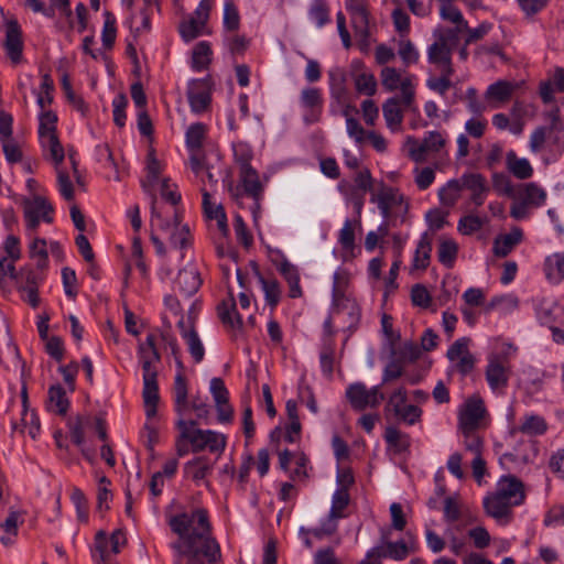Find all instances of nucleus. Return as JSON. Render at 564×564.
<instances>
[{
    "instance_id": "1",
    "label": "nucleus",
    "mask_w": 564,
    "mask_h": 564,
    "mask_svg": "<svg viewBox=\"0 0 564 564\" xmlns=\"http://www.w3.org/2000/svg\"><path fill=\"white\" fill-rule=\"evenodd\" d=\"M167 522L172 532L178 536L171 544L174 564H204L203 558L215 563L220 558V549L212 538V528L205 509L177 513L170 517Z\"/></svg>"
},
{
    "instance_id": "2",
    "label": "nucleus",
    "mask_w": 564,
    "mask_h": 564,
    "mask_svg": "<svg viewBox=\"0 0 564 564\" xmlns=\"http://www.w3.org/2000/svg\"><path fill=\"white\" fill-rule=\"evenodd\" d=\"M525 499L524 487L514 476H503L497 484V489L484 499V508L488 516L499 522L508 523L511 508L521 505Z\"/></svg>"
},
{
    "instance_id": "3",
    "label": "nucleus",
    "mask_w": 564,
    "mask_h": 564,
    "mask_svg": "<svg viewBox=\"0 0 564 564\" xmlns=\"http://www.w3.org/2000/svg\"><path fill=\"white\" fill-rule=\"evenodd\" d=\"M138 354L143 371V401L147 416L156 415V406L160 400L158 386V370L155 364L161 361V355L156 347L154 334H149L143 343L138 346Z\"/></svg>"
},
{
    "instance_id": "4",
    "label": "nucleus",
    "mask_w": 564,
    "mask_h": 564,
    "mask_svg": "<svg viewBox=\"0 0 564 564\" xmlns=\"http://www.w3.org/2000/svg\"><path fill=\"white\" fill-rule=\"evenodd\" d=\"M196 421H186L183 417H180L176 422L177 430L182 432V438H186L193 453L206 448L210 452H223L225 449L226 438L223 434L210 430L196 429Z\"/></svg>"
},
{
    "instance_id": "5",
    "label": "nucleus",
    "mask_w": 564,
    "mask_h": 564,
    "mask_svg": "<svg viewBox=\"0 0 564 564\" xmlns=\"http://www.w3.org/2000/svg\"><path fill=\"white\" fill-rule=\"evenodd\" d=\"M510 216L516 220L529 217V208H538L546 200V192L536 183L521 184L513 194Z\"/></svg>"
},
{
    "instance_id": "6",
    "label": "nucleus",
    "mask_w": 564,
    "mask_h": 564,
    "mask_svg": "<svg viewBox=\"0 0 564 564\" xmlns=\"http://www.w3.org/2000/svg\"><path fill=\"white\" fill-rule=\"evenodd\" d=\"M487 409L479 395H471L459 408L458 429L462 433L476 432L485 425Z\"/></svg>"
},
{
    "instance_id": "7",
    "label": "nucleus",
    "mask_w": 564,
    "mask_h": 564,
    "mask_svg": "<svg viewBox=\"0 0 564 564\" xmlns=\"http://www.w3.org/2000/svg\"><path fill=\"white\" fill-rule=\"evenodd\" d=\"M435 42L427 50V59L431 64L436 65L440 69L454 68L452 64V47L449 41L456 42V31L454 30H436L434 32Z\"/></svg>"
},
{
    "instance_id": "8",
    "label": "nucleus",
    "mask_w": 564,
    "mask_h": 564,
    "mask_svg": "<svg viewBox=\"0 0 564 564\" xmlns=\"http://www.w3.org/2000/svg\"><path fill=\"white\" fill-rule=\"evenodd\" d=\"M239 186H230L231 196L239 199L242 194L253 199L256 209L260 208V200L263 197V184L259 178L258 172L253 167H247L245 164L242 171H239Z\"/></svg>"
},
{
    "instance_id": "9",
    "label": "nucleus",
    "mask_w": 564,
    "mask_h": 564,
    "mask_svg": "<svg viewBox=\"0 0 564 564\" xmlns=\"http://www.w3.org/2000/svg\"><path fill=\"white\" fill-rule=\"evenodd\" d=\"M413 552H415L413 544H408L403 540L397 542L388 541L387 534L382 533L381 544L372 547L367 553V558L375 562V564H380L382 558L403 561Z\"/></svg>"
},
{
    "instance_id": "10",
    "label": "nucleus",
    "mask_w": 564,
    "mask_h": 564,
    "mask_svg": "<svg viewBox=\"0 0 564 564\" xmlns=\"http://www.w3.org/2000/svg\"><path fill=\"white\" fill-rule=\"evenodd\" d=\"M346 398L354 410L364 411L367 408H377L384 400V394L378 386L367 389L365 383L355 382L347 387Z\"/></svg>"
},
{
    "instance_id": "11",
    "label": "nucleus",
    "mask_w": 564,
    "mask_h": 564,
    "mask_svg": "<svg viewBox=\"0 0 564 564\" xmlns=\"http://www.w3.org/2000/svg\"><path fill=\"white\" fill-rule=\"evenodd\" d=\"M212 0H202L188 20L180 24V33L184 41L189 42L199 36L209 19Z\"/></svg>"
},
{
    "instance_id": "12",
    "label": "nucleus",
    "mask_w": 564,
    "mask_h": 564,
    "mask_svg": "<svg viewBox=\"0 0 564 564\" xmlns=\"http://www.w3.org/2000/svg\"><path fill=\"white\" fill-rule=\"evenodd\" d=\"M469 337H462L455 340L448 348L446 357L449 361L455 362V369L463 377L469 375L476 364V358L469 351Z\"/></svg>"
},
{
    "instance_id": "13",
    "label": "nucleus",
    "mask_w": 564,
    "mask_h": 564,
    "mask_svg": "<svg viewBox=\"0 0 564 564\" xmlns=\"http://www.w3.org/2000/svg\"><path fill=\"white\" fill-rule=\"evenodd\" d=\"M406 143L411 159L415 162H422L425 160L427 152H438L445 145L446 140L438 131H430L421 142L409 137Z\"/></svg>"
},
{
    "instance_id": "14",
    "label": "nucleus",
    "mask_w": 564,
    "mask_h": 564,
    "mask_svg": "<svg viewBox=\"0 0 564 564\" xmlns=\"http://www.w3.org/2000/svg\"><path fill=\"white\" fill-rule=\"evenodd\" d=\"M485 375L492 390L506 388L510 377V367L507 358L497 354L490 355Z\"/></svg>"
},
{
    "instance_id": "15",
    "label": "nucleus",
    "mask_w": 564,
    "mask_h": 564,
    "mask_svg": "<svg viewBox=\"0 0 564 564\" xmlns=\"http://www.w3.org/2000/svg\"><path fill=\"white\" fill-rule=\"evenodd\" d=\"M346 10L350 14L351 25L356 36L362 41L369 37L368 0H346Z\"/></svg>"
},
{
    "instance_id": "16",
    "label": "nucleus",
    "mask_w": 564,
    "mask_h": 564,
    "mask_svg": "<svg viewBox=\"0 0 564 564\" xmlns=\"http://www.w3.org/2000/svg\"><path fill=\"white\" fill-rule=\"evenodd\" d=\"M344 273L334 274L333 296L336 302L337 313L349 317V327L356 325L360 318V308L358 304L349 299H345L340 291V284L344 283Z\"/></svg>"
},
{
    "instance_id": "17",
    "label": "nucleus",
    "mask_w": 564,
    "mask_h": 564,
    "mask_svg": "<svg viewBox=\"0 0 564 564\" xmlns=\"http://www.w3.org/2000/svg\"><path fill=\"white\" fill-rule=\"evenodd\" d=\"M206 134V126L197 122L186 131V144L191 150V167L195 174H199L203 169V155L200 154V148Z\"/></svg>"
},
{
    "instance_id": "18",
    "label": "nucleus",
    "mask_w": 564,
    "mask_h": 564,
    "mask_svg": "<svg viewBox=\"0 0 564 564\" xmlns=\"http://www.w3.org/2000/svg\"><path fill=\"white\" fill-rule=\"evenodd\" d=\"M187 98L193 112L205 111L210 104V79H192L188 83Z\"/></svg>"
},
{
    "instance_id": "19",
    "label": "nucleus",
    "mask_w": 564,
    "mask_h": 564,
    "mask_svg": "<svg viewBox=\"0 0 564 564\" xmlns=\"http://www.w3.org/2000/svg\"><path fill=\"white\" fill-rule=\"evenodd\" d=\"M52 212V205L42 196H34L31 200H25L24 217L28 228H37L41 217L44 221L52 223L53 218L50 216Z\"/></svg>"
},
{
    "instance_id": "20",
    "label": "nucleus",
    "mask_w": 564,
    "mask_h": 564,
    "mask_svg": "<svg viewBox=\"0 0 564 564\" xmlns=\"http://www.w3.org/2000/svg\"><path fill=\"white\" fill-rule=\"evenodd\" d=\"M300 102L305 109L304 121L306 123H314L319 120L323 108V98L318 88L308 87L303 89Z\"/></svg>"
},
{
    "instance_id": "21",
    "label": "nucleus",
    "mask_w": 564,
    "mask_h": 564,
    "mask_svg": "<svg viewBox=\"0 0 564 564\" xmlns=\"http://www.w3.org/2000/svg\"><path fill=\"white\" fill-rule=\"evenodd\" d=\"M403 195L398 189L381 184L378 193H372L370 202L378 205L383 218H389L391 210L403 203Z\"/></svg>"
},
{
    "instance_id": "22",
    "label": "nucleus",
    "mask_w": 564,
    "mask_h": 564,
    "mask_svg": "<svg viewBox=\"0 0 564 564\" xmlns=\"http://www.w3.org/2000/svg\"><path fill=\"white\" fill-rule=\"evenodd\" d=\"M519 88L518 83L508 80H498L488 86L485 93V99L489 107L498 108L509 101L516 89Z\"/></svg>"
},
{
    "instance_id": "23",
    "label": "nucleus",
    "mask_w": 564,
    "mask_h": 564,
    "mask_svg": "<svg viewBox=\"0 0 564 564\" xmlns=\"http://www.w3.org/2000/svg\"><path fill=\"white\" fill-rule=\"evenodd\" d=\"M553 133L552 128L546 126L535 128L530 135V150L533 153H540L545 148L547 140L551 139V145L554 147L557 154H561L564 150V142H561L556 135L552 137Z\"/></svg>"
},
{
    "instance_id": "24",
    "label": "nucleus",
    "mask_w": 564,
    "mask_h": 564,
    "mask_svg": "<svg viewBox=\"0 0 564 564\" xmlns=\"http://www.w3.org/2000/svg\"><path fill=\"white\" fill-rule=\"evenodd\" d=\"M464 188L470 191V202L475 206H481L485 203L486 195L489 192L485 176L479 173H465L462 175Z\"/></svg>"
},
{
    "instance_id": "25",
    "label": "nucleus",
    "mask_w": 564,
    "mask_h": 564,
    "mask_svg": "<svg viewBox=\"0 0 564 564\" xmlns=\"http://www.w3.org/2000/svg\"><path fill=\"white\" fill-rule=\"evenodd\" d=\"M4 46L10 59L17 64L22 57V33L18 21L10 20L7 22Z\"/></svg>"
},
{
    "instance_id": "26",
    "label": "nucleus",
    "mask_w": 564,
    "mask_h": 564,
    "mask_svg": "<svg viewBox=\"0 0 564 564\" xmlns=\"http://www.w3.org/2000/svg\"><path fill=\"white\" fill-rule=\"evenodd\" d=\"M202 285L199 272L194 268H185L178 272L175 286L181 294L188 297L195 294Z\"/></svg>"
},
{
    "instance_id": "27",
    "label": "nucleus",
    "mask_w": 564,
    "mask_h": 564,
    "mask_svg": "<svg viewBox=\"0 0 564 564\" xmlns=\"http://www.w3.org/2000/svg\"><path fill=\"white\" fill-rule=\"evenodd\" d=\"M547 431L545 419L538 414L524 415L519 426L510 430V435L516 436L517 433H523L529 436L543 435Z\"/></svg>"
},
{
    "instance_id": "28",
    "label": "nucleus",
    "mask_w": 564,
    "mask_h": 564,
    "mask_svg": "<svg viewBox=\"0 0 564 564\" xmlns=\"http://www.w3.org/2000/svg\"><path fill=\"white\" fill-rule=\"evenodd\" d=\"M218 316L224 325L231 328H241L242 319L236 310V301L232 291H229L228 299L224 300L217 307Z\"/></svg>"
},
{
    "instance_id": "29",
    "label": "nucleus",
    "mask_w": 564,
    "mask_h": 564,
    "mask_svg": "<svg viewBox=\"0 0 564 564\" xmlns=\"http://www.w3.org/2000/svg\"><path fill=\"white\" fill-rule=\"evenodd\" d=\"M538 316L547 326L564 321V307L552 300H542L538 306Z\"/></svg>"
},
{
    "instance_id": "30",
    "label": "nucleus",
    "mask_w": 564,
    "mask_h": 564,
    "mask_svg": "<svg viewBox=\"0 0 564 564\" xmlns=\"http://www.w3.org/2000/svg\"><path fill=\"white\" fill-rule=\"evenodd\" d=\"M507 170L519 180H527L533 175V167L527 159L518 158L514 151H509L506 154Z\"/></svg>"
},
{
    "instance_id": "31",
    "label": "nucleus",
    "mask_w": 564,
    "mask_h": 564,
    "mask_svg": "<svg viewBox=\"0 0 564 564\" xmlns=\"http://www.w3.org/2000/svg\"><path fill=\"white\" fill-rule=\"evenodd\" d=\"M213 464L210 463L209 458L205 456H198L184 465V476L191 478L195 482H198L210 473Z\"/></svg>"
},
{
    "instance_id": "32",
    "label": "nucleus",
    "mask_w": 564,
    "mask_h": 564,
    "mask_svg": "<svg viewBox=\"0 0 564 564\" xmlns=\"http://www.w3.org/2000/svg\"><path fill=\"white\" fill-rule=\"evenodd\" d=\"M69 408V400L64 388L59 384L48 389L47 409L58 415H65Z\"/></svg>"
},
{
    "instance_id": "33",
    "label": "nucleus",
    "mask_w": 564,
    "mask_h": 564,
    "mask_svg": "<svg viewBox=\"0 0 564 564\" xmlns=\"http://www.w3.org/2000/svg\"><path fill=\"white\" fill-rule=\"evenodd\" d=\"M544 271L546 278L555 283L564 279V253L556 252L545 259Z\"/></svg>"
},
{
    "instance_id": "34",
    "label": "nucleus",
    "mask_w": 564,
    "mask_h": 564,
    "mask_svg": "<svg viewBox=\"0 0 564 564\" xmlns=\"http://www.w3.org/2000/svg\"><path fill=\"white\" fill-rule=\"evenodd\" d=\"M431 252L432 240L425 232L421 236L420 241L417 243L413 259V268L425 270L430 265Z\"/></svg>"
},
{
    "instance_id": "35",
    "label": "nucleus",
    "mask_w": 564,
    "mask_h": 564,
    "mask_svg": "<svg viewBox=\"0 0 564 564\" xmlns=\"http://www.w3.org/2000/svg\"><path fill=\"white\" fill-rule=\"evenodd\" d=\"M147 172V177L142 181L141 184L145 192L152 194L161 173V163L156 159L153 149H151L148 153Z\"/></svg>"
},
{
    "instance_id": "36",
    "label": "nucleus",
    "mask_w": 564,
    "mask_h": 564,
    "mask_svg": "<svg viewBox=\"0 0 564 564\" xmlns=\"http://www.w3.org/2000/svg\"><path fill=\"white\" fill-rule=\"evenodd\" d=\"M464 188L462 177L459 180L448 181L440 191L438 198L442 205L453 207L460 196Z\"/></svg>"
},
{
    "instance_id": "37",
    "label": "nucleus",
    "mask_w": 564,
    "mask_h": 564,
    "mask_svg": "<svg viewBox=\"0 0 564 564\" xmlns=\"http://www.w3.org/2000/svg\"><path fill=\"white\" fill-rule=\"evenodd\" d=\"M212 48L208 42L202 41L195 45L192 53V68L196 72L208 68L212 62Z\"/></svg>"
},
{
    "instance_id": "38",
    "label": "nucleus",
    "mask_w": 564,
    "mask_h": 564,
    "mask_svg": "<svg viewBox=\"0 0 564 564\" xmlns=\"http://www.w3.org/2000/svg\"><path fill=\"white\" fill-rule=\"evenodd\" d=\"M440 15L443 20L455 24L456 39L458 34L468 30V22L464 19L462 12L455 6H440Z\"/></svg>"
},
{
    "instance_id": "39",
    "label": "nucleus",
    "mask_w": 564,
    "mask_h": 564,
    "mask_svg": "<svg viewBox=\"0 0 564 564\" xmlns=\"http://www.w3.org/2000/svg\"><path fill=\"white\" fill-rule=\"evenodd\" d=\"M383 117L387 122V126L391 130H395L401 126L403 116L400 109V101L397 98L388 99L382 107Z\"/></svg>"
},
{
    "instance_id": "40",
    "label": "nucleus",
    "mask_w": 564,
    "mask_h": 564,
    "mask_svg": "<svg viewBox=\"0 0 564 564\" xmlns=\"http://www.w3.org/2000/svg\"><path fill=\"white\" fill-rule=\"evenodd\" d=\"M350 502V496L348 489L346 487L338 488L333 495L332 508L329 510V514L332 518H346L345 513L346 508Z\"/></svg>"
},
{
    "instance_id": "41",
    "label": "nucleus",
    "mask_w": 564,
    "mask_h": 564,
    "mask_svg": "<svg viewBox=\"0 0 564 564\" xmlns=\"http://www.w3.org/2000/svg\"><path fill=\"white\" fill-rule=\"evenodd\" d=\"M521 239V232L508 234L495 239L494 253L499 258L507 257L513 247L519 243Z\"/></svg>"
},
{
    "instance_id": "42",
    "label": "nucleus",
    "mask_w": 564,
    "mask_h": 564,
    "mask_svg": "<svg viewBox=\"0 0 564 564\" xmlns=\"http://www.w3.org/2000/svg\"><path fill=\"white\" fill-rule=\"evenodd\" d=\"M258 278L264 292L265 302L273 310L281 297L280 284L275 279H264L261 274H258Z\"/></svg>"
},
{
    "instance_id": "43",
    "label": "nucleus",
    "mask_w": 564,
    "mask_h": 564,
    "mask_svg": "<svg viewBox=\"0 0 564 564\" xmlns=\"http://www.w3.org/2000/svg\"><path fill=\"white\" fill-rule=\"evenodd\" d=\"M174 395H175V410L182 417L184 411L188 406L187 384H186L185 378L182 375H177L175 377Z\"/></svg>"
},
{
    "instance_id": "44",
    "label": "nucleus",
    "mask_w": 564,
    "mask_h": 564,
    "mask_svg": "<svg viewBox=\"0 0 564 564\" xmlns=\"http://www.w3.org/2000/svg\"><path fill=\"white\" fill-rule=\"evenodd\" d=\"M189 229L186 225H181L177 213L173 217V231L170 234V242L176 248H185L188 242Z\"/></svg>"
},
{
    "instance_id": "45",
    "label": "nucleus",
    "mask_w": 564,
    "mask_h": 564,
    "mask_svg": "<svg viewBox=\"0 0 564 564\" xmlns=\"http://www.w3.org/2000/svg\"><path fill=\"white\" fill-rule=\"evenodd\" d=\"M441 76L440 77H431L426 82V86L440 94L441 96H445L447 90L452 87V80L451 77L454 74V68H449L448 73L447 69H440Z\"/></svg>"
},
{
    "instance_id": "46",
    "label": "nucleus",
    "mask_w": 564,
    "mask_h": 564,
    "mask_svg": "<svg viewBox=\"0 0 564 564\" xmlns=\"http://www.w3.org/2000/svg\"><path fill=\"white\" fill-rule=\"evenodd\" d=\"M183 338L186 340L189 354L194 360L200 362L204 358L205 349L195 328L189 327L188 332H184Z\"/></svg>"
},
{
    "instance_id": "47",
    "label": "nucleus",
    "mask_w": 564,
    "mask_h": 564,
    "mask_svg": "<svg viewBox=\"0 0 564 564\" xmlns=\"http://www.w3.org/2000/svg\"><path fill=\"white\" fill-rule=\"evenodd\" d=\"M458 252V246L457 243L452 239H444L441 241L437 257L438 261L446 265L447 268H451L457 257Z\"/></svg>"
},
{
    "instance_id": "48",
    "label": "nucleus",
    "mask_w": 564,
    "mask_h": 564,
    "mask_svg": "<svg viewBox=\"0 0 564 564\" xmlns=\"http://www.w3.org/2000/svg\"><path fill=\"white\" fill-rule=\"evenodd\" d=\"M310 18L315 22L318 28L324 26L329 22V8L326 0H313L310 11Z\"/></svg>"
},
{
    "instance_id": "49",
    "label": "nucleus",
    "mask_w": 564,
    "mask_h": 564,
    "mask_svg": "<svg viewBox=\"0 0 564 564\" xmlns=\"http://www.w3.org/2000/svg\"><path fill=\"white\" fill-rule=\"evenodd\" d=\"M276 259L272 262L286 282L300 278L299 269L291 263L281 251H275Z\"/></svg>"
},
{
    "instance_id": "50",
    "label": "nucleus",
    "mask_w": 564,
    "mask_h": 564,
    "mask_svg": "<svg viewBox=\"0 0 564 564\" xmlns=\"http://www.w3.org/2000/svg\"><path fill=\"white\" fill-rule=\"evenodd\" d=\"M486 223V218L477 215H466L458 220L457 229L462 235L469 236L480 230Z\"/></svg>"
},
{
    "instance_id": "51",
    "label": "nucleus",
    "mask_w": 564,
    "mask_h": 564,
    "mask_svg": "<svg viewBox=\"0 0 564 564\" xmlns=\"http://www.w3.org/2000/svg\"><path fill=\"white\" fill-rule=\"evenodd\" d=\"M62 88L66 95L67 100L76 108L83 116L88 111V106L80 96H77L70 85V80L67 74L62 77Z\"/></svg>"
},
{
    "instance_id": "52",
    "label": "nucleus",
    "mask_w": 564,
    "mask_h": 564,
    "mask_svg": "<svg viewBox=\"0 0 564 564\" xmlns=\"http://www.w3.org/2000/svg\"><path fill=\"white\" fill-rule=\"evenodd\" d=\"M39 134L42 139L56 133L57 115L54 111L47 110L40 115Z\"/></svg>"
},
{
    "instance_id": "53",
    "label": "nucleus",
    "mask_w": 564,
    "mask_h": 564,
    "mask_svg": "<svg viewBox=\"0 0 564 564\" xmlns=\"http://www.w3.org/2000/svg\"><path fill=\"white\" fill-rule=\"evenodd\" d=\"M398 54L404 65L415 64L420 57L417 50L409 39H401L398 42Z\"/></svg>"
},
{
    "instance_id": "54",
    "label": "nucleus",
    "mask_w": 564,
    "mask_h": 564,
    "mask_svg": "<svg viewBox=\"0 0 564 564\" xmlns=\"http://www.w3.org/2000/svg\"><path fill=\"white\" fill-rule=\"evenodd\" d=\"M240 26V15L232 1H226L224 6V28L227 31L236 32Z\"/></svg>"
},
{
    "instance_id": "55",
    "label": "nucleus",
    "mask_w": 564,
    "mask_h": 564,
    "mask_svg": "<svg viewBox=\"0 0 564 564\" xmlns=\"http://www.w3.org/2000/svg\"><path fill=\"white\" fill-rule=\"evenodd\" d=\"M54 90L53 79L48 74L42 76L41 91L37 95V105L41 109H45L53 102L52 91Z\"/></svg>"
},
{
    "instance_id": "56",
    "label": "nucleus",
    "mask_w": 564,
    "mask_h": 564,
    "mask_svg": "<svg viewBox=\"0 0 564 564\" xmlns=\"http://www.w3.org/2000/svg\"><path fill=\"white\" fill-rule=\"evenodd\" d=\"M355 87L359 94L372 96L377 89V82L372 74L361 73L355 78Z\"/></svg>"
},
{
    "instance_id": "57",
    "label": "nucleus",
    "mask_w": 564,
    "mask_h": 564,
    "mask_svg": "<svg viewBox=\"0 0 564 564\" xmlns=\"http://www.w3.org/2000/svg\"><path fill=\"white\" fill-rule=\"evenodd\" d=\"M386 441L394 446L399 452H404L410 446V437L406 434L401 433L395 427H388L386 430Z\"/></svg>"
},
{
    "instance_id": "58",
    "label": "nucleus",
    "mask_w": 564,
    "mask_h": 564,
    "mask_svg": "<svg viewBox=\"0 0 564 564\" xmlns=\"http://www.w3.org/2000/svg\"><path fill=\"white\" fill-rule=\"evenodd\" d=\"M30 257L37 260V268L43 269L47 263V250L45 239L35 238L30 246Z\"/></svg>"
},
{
    "instance_id": "59",
    "label": "nucleus",
    "mask_w": 564,
    "mask_h": 564,
    "mask_svg": "<svg viewBox=\"0 0 564 564\" xmlns=\"http://www.w3.org/2000/svg\"><path fill=\"white\" fill-rule=\"evenodd\" d=\"M355 224L347 219L339 231L338 241L344 250L351 251L355 248Z\"/></svg>"
},
{
    "instance_id": "60",
    "label": "nucleus",
    "mask_w": 564,
    "mask_h": 564,
    "mask_svg": "<svg viewBox=\"0 0 564 564\" xmlns=\"http://www.w3.org/2000/svg\"><path fill=\"white\" fill-rule=\"evenodd\" d=\"M77 512V518L82 522L88 520V501L85 494L79 488H74L70 497Z\"/></svg>"
},
{
    "instance_id": "61",
    "label": "nucleus",
    "mask_w": 564,
    "mask_h": 564,
    "mask_svg": "<svg viewBox=\"0 0 564 564\" xmlns=\"http://www.w3.org/2000/svg\"><path fill=\"white\" fill-rule=\"evenodd\" d=\"M113 106V121L119 127L122 128L126 124V108L128 106V99L124 94H119L115 97L112 101Z\"/></svg>"
},
{
    "instance_id": "62",
    "label": "nucleus",
    "mask_w": 564,
    "mask_h": 564,
    "mask_svg": "<svg viewBox=\"0 0 564 564\" xmlns=\"http://www.w3.org/2000/svg\"><path fill=\"white\" fill-rule=\"evenodd\" d=\"M57 170V184L61 195L67 200H74V186L66 171L56 167Z\"/></svg>"
},
{
    "instance_id": "63",
    "label": "nucleus",
    "mask_w": 564,
    "mask_h": 564,
    "mask_svg": "<svg viewBox=\"0 0 564 564\" xmlns=\"http://www.w3.org/2000/svg\"><path fill=\"white\" fill-rule=\"evenodd\" d=\"M394 414L409 425H413L421 420L422 410L413 404H408L394 412Z\"/></svg>"
},
{
    "instance_id": "64",
    "label": "nucleus",
    "mask_w": 564,
    "mask_h": 564,
    "mask_svg": "<svg viewBox=\"0 0 564 564\" xmlns=\"http://www.w3.org/2000/svg\"><path fill=\"white\" fill-rule=\"evenodd\" d=\"M402 82L403 80L401 79V76L395 68L384 67L381 70V83L387 90L393 91L399 87L401 88Z\"/></svg>"
}]
</instances>
